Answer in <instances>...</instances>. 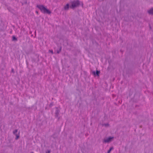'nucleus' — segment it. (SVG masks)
<instances>
[{
  "instance_id": "obj_1",
  "label": "nucleus",
  "mask_w": 153,
  "mask_h": 153,
  "mask_svg": "<svg viewBox=\"0 0 153 153\" xmlns=\"http://www.w3.org/2000/svg\"><path fill=\"white\" fill-rule=\"evenodd\" d=\"M36 7L38 8L44 13L50 14L51 13V11L47 8H45L43 5H37Z\"/></svg>"
},
{
  "instance_id": "obj_2",
  "label": "nucleus",
  "mask_w": 153,
  "mask_h": 153,
  "mask_svg": "<svg viewBox=\"0 0 153 153\" xmlns=\"http://www.w3.org/2000/svg\"><path fill=\"white\" fill-rule=\"evenodd\" d=\"M79 4L80 3L79 1H74L71 3V5L70 6V8L73 9L78 6Z\"/></svg>"
},
{
  "instance_id": "obj_3",
  "label": "nucleus",
  "mask_w": 153,
  "mask_h": 153,
  "mask_svg": "<svg viewBox=\"0 0 153 153\" xmlns=\"http://www.w3.org/2000/svg\"><path fill=\"white\" fill-rule=\"evenodd\" d=\"M56 108V109L55 111V117L57 118H58V120H59L60 117H59V116L60 111L57 108Z\"/></svg>"
},
{
  "instance_id": "obj_4",
  "label": "nucleus",
  "mask_w": 153,
  "mask_h": 153,
  "mask_svg": "<svg viewBox=\"0 0 153 153\" xmlns=\"http://www.w3.org/2000/svg\"><path fill=\"white\" fill-rule=\"evenodd\" d=\"M114 138V137H110L106 139H104L103 140V142L105 143H108L111 142L112 141V139Z\"/></svg>"
},
{
  "instance_id": "obj_5",
  "label": "nucleus",
  "mask_w": 153,
  "mask_h": 153,
  "mask_svg": "<svg viewBox=\"0 0 153 153\" xmlns=\"http://www.w3.org/2000/svg\"><path fill=\"white\" fill-rule=\"evenodd\" d=\"M92 73L94 76H99V74L100 73V71L96 70V72H95L94 71L92 72Z\"/></svg>"
},
{
  "instance_id": "obj_6",
  "label": "nucleus",
  "mask_w": 153,
  "mask_h": 153,
  "mask_svg": "<svg viewBox=\"0 0 153 153\" xmlns=\"http://www.w3.org/2000/svg\"><path fill=\"white\" fill-rule=\"evenodd\" d=\"M148 13L150 14L153 15V8H152L147 11Z\"/></svg>"
},
{
  "instance_id": "obj_7",
  "label": "nucleus",
  "mask_w": 153,
  "mask_h": 153,
  "mask_svg": "<svg viewBox=\"0 0 153 153\" xmlns=\"http://www.w3.org/2000/svg\"><path fill=\"white\" fill-rule=\"evenodd\" d=\"M69 7H70L69 6V4H67L64 6V10H67L69 9Z\"/></svg>"
},
{
  "instance_id": "obj_8",
  "label": "nucleus",
  "mask_w": 153,
  "mask_h": 153,
  "mask_svg": "<svg viewBox=\"0 0 153 153\" xmlns=\"http://www.w3.org/2000/svg\"><path fill=\"white\" fill-rule=\"evenodd\" d=\"M62 50V47L59 46L58 47V49L57 50V53L59 54L61 51Z\"/></svg>"
},
{
  "instance_id": "obj_9",
  "label": "nucleus",
  "mask_w": 153,
  "mask_h": 153,
  "mask_svg": "<svg viewBox=\"0 0 153 153\" xmlns=\"http://www.w3.org/2000/svg\"><path fill=\"white\" fill-rule=\"evenodd\" d=\"M17 40V38L14 36H12V41H16Z\"/></svg>"
},
{
  "instance_id": "obj_10",
  "label": "nucleus",
  "mask_w": 153,
  "mask_h": 153,
  "mask_svg": "<svg viewBox=\"0 0 153 153\" xmlns=\"http://www.w3.org/2000/svg\"><path fill=\"white\" fill-rule=\"evenodd\" d=\"M114 149V148L113 147H111L110 148L109 150H108L107 152L108 153H110L112 150L113 149Z\"/></svg>"
},
{
  "instance_id": "obj_11",
  "label": "nucleus",
  "mask_w": 153,
  "mask_h": 153,
  "mask_svg": "<svg viewBox=\"0 0 153 153\" xmlns=\"http://www.w3.org/2000/svg\"><path fill=\"white\" fill-rule=\"evenodd\" d=\"M18 131V130L17 129H15L13 131V133L15 135L17 134L16 133Z\"/></svg>"
},
{
  "instance_id": "obj_12",
  "label": "nucleus",
  "mask_w": 153,
  "mask_h": 153,
  "mask_svg": "<svg viewBox=\"0 0 153 153\" xmlns=\"http://www.w3.org/2000/svg\"><path fill=\"white\" fill-rule=\"evenodd\" d=\"M15 135L16 136V137L15 138V139L16 140L18 139L19 138V134L18 135L17 134H15Z\"/></svg>"
},
{
  "instance_id": "obj_13",
  "label": "nucleus",
  "mask_w": 153,
  "mask_h": 153,
  "mask_svg": "<svg viewBox=\"0 0 153 153\" xmlns=\"http://www.w3.org/2000/svg\"><path fill=\"white\" fill-rule=\"evenodd\" d=\"M53 103H52V102L50 104V107L52 106L53 105Z\"/></svg>"
},
{
  "instance_id": "obj_14",
  "label": "nucleus",
  "mask_w": 153,
  "mask_h": 153,
  "mask_svg": "<svg viewBox=\"0 0 153 153\" xmlns=\"http://www.w3.org/2000/svg\"><path fill=\"white\" fill-rule=\"evenodd\" d=\"M49 52L51 53L52 54L53 53V51L52 50H50L49 51Z\"/></svg>"
},
{
  "instance_id": "obj_15",
  "label": "nucleus",
  "mask_w": 153,
  "mask_h": 153,
  "mask_svg": "<svg viewBox=\"0 0 153 153\" xmlns=\"http://www.w3.org/2000/svg\"><path fill=\"white\" fill-rule=\"evenodd\" d=\"M11 72L13 73H14V69H13L12 68V69H11Z\"/></svg>"
},
{
  "instance_id": "obj_16",
  "label": "nucleus",
  "mask_w": 153,
  "mask_h": 153,
  "mask_svg": "<svg viewBox=\"0 0 153 153\" xmlns=\"http://www.w3.org/2000/svg\"><path fill=\"white\" fill-rule=\"evenodd\" d=\"M54 134L52 135V136H53V138L55 139V138H56V137L54 136Z\"/></svg>"
},
{
  "instance_id": "obj_17",
  "label": "nucleus",
  "mask_w": 153,
  "mask_h": 153,
  "mask_svg": "<svg viewBox=\"0 0 153 153\" xmlns=\"http://www.w3.org/2000/svg\"><path fill=\"white\" fill-rule=\"evenodd\" d=\"M50 151L49 150L48 151V152H46V153H50Z\"/></svg>"
},
{
  "instance_id": "obj_18",
  "label": "nucleus",
  "mask_w": 153,
  "mask_h": 153,
  "mask_svg": "<svg viewBox=\"0 0 153 153\" xmlns=\"http://www.w3.org/2000/svg\"><path fill=\"white\" fill-rule=\"evenodd\" d=\"M105 126H107V125H108V124H105Z\"/></svg>"
},
{
  "instance_id": "obj_19",
  "label": "nucleus",
  "mask_w": 153,
  "mask_h": 153,
  "mask_svg": "<svg viewBox=\"0 0 153 153\" xmlns=\"http://www.w3.org/2000/svg\"><path fill=\"white\" fill-rule=\"evenodd\" d=\"M36 13H38V12H37V11H36Z\"/></svg>"
},
{
  "instance_id": "obj_20",
  "label": "nucleus",
  "mask_w": 153,
  "mask_h": 153,
  "mask_svg": "<svg viewBox=\"0 0 153 153\" xmlns=\"http://www.w3.org/2000/svg\"><path fill=\"white\" fill-rule=\"evenodd\" d=\"M25 3H26V4L27 3V2H25Z\"/></svg>"
},
{
  "instance_id": "obj_21",
  "label": "nucleus",
  "mask_w": 153,
  "mask_h": 153,
  "mask_svg": "<svg viewBox=\"0 0 153 153\" xmlns=\"http://www.w3.org/2000/svg\"><path fill=\"white\" fill-rule=\"evenodd\" d=\"M25 3H26V4L27 3V2H25Z\"/></svg>"
},
{
  "instance_id": "obj_22",
  "label": "nucleus",
  "mask_w": 153,
  "mask_h": 153,
  "mask_svg": "<svg viewBox=\"0 0 153 153\" xmlns=\"http://www.w3.org/2000/svg\"><path fill=\"white\" fill-rule=\"evenodd\" d=\"M31 153H33V152H32Z\"/></svg>"
},
{
  "instance_id": "obj_23",
  "label": "nucleus",
  "mask_w": 153,
  "mask_h": 153,
  "mask_svg": "<svg viewBox=\"0 0 153 153\" xmlns=\"http://www.w3.org/2000/svg\"><path fill=\"white\" fill-rule=\"evenodd\" d=\"M107 153H108V152H107Z\"/></svg>"
}]
</instances>
